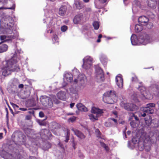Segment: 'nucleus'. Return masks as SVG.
I'll use <instances>...</instances> for the list:
<instances>
[{"label": "nucleus", "mask_w": 159, "mask_h": 159, "mask_svg": "<svg viewBox=\"0 0 159 159\" xmlns=\"http://www.w3.org/2000/svg\"><path fill=\"white\" fill-rule=\"evenodd\" d=\"M3 133H0V139H1L2 138Z\"/></svg>", "instance_id": "nucleus-54"}, {"label": "nucleus", "mask_w": 159, "mask_h": 159, "mask_svg": "<svg viewBox=\"0 0 159 159\" xmlns=\"http://www.w3.org/2000/svg\"><path fill=\"white\" fill-rule=\"evenodd\" d=\"M116 84L120 88L123 87V79L120 76H117L116 77Z\"/></svg>", "instance_id": "nucleus-12"}, {"label": "nucleus", "mask_w": 159, "mask_h": 159, "mask_svg": "<svg viewBox=\"0 0 159 159\" xmlns=\"http://www.w3.org/2000/svg\"><path fill=\"white\" fill-rule=\"evenodd\" d=\"M39 116L41 117H43L44 116V114L42 111H40L39 113Z\"/></svg>", "instance_id": "nucleus-46"}, {"label": "nucleus", "mask_w": 159, "mask_h": 159, "mask_svg": "<svg viewBox=\"0 0 159 159\" xmlns=\"http://www.w3.org/2000/svg\"><path fill=\"white\" fill-rule=\"evenodd\" d=\"M19 110L23 111H26L27 110V109L24 108H20Z\"/></svg>", "instance_id": "nucleus-48"}, {"label": "nucleus", "mask_w": 159, "mask_h": 159, "mask_svg": "<svg viewBox=\"0 0 159 159\" xmlns=\"http://www.w3.org/2000/svg\"><path fill=\"white\" fill-rule=\"evenodd\" d=\"M30 159H37L35 157H30Z\"/></svg>", "instance_id": "nucleus-60"}, {"label": "nucleus", "mask_w": 159, "mask_h": 159, "mask_svg": "<svg viewBox=\"0 0 159 159\" xmlns=\"http://www.w3.org/2000/svg\"><path fill=\"white\" fill-rule=\"evenodd\" d=\"M93 25L94 27V29L95 30H98L99 27V23L98 21H95L93 22Z\"/></svg>", "instance_id": "nucleus-28"}, {"label": "nucleus", "mask_w": 159, "mask_h": 159, "mask_svg": "<svg viewBox=\"0 0 159 159\" xmlns=\"http://www.w3.org/2000/svg\"><path fill=\"white\" fill-rule=\"evenodd\" d=\"M135 106L133 104L126 103L124 104V108L128 111H133Z\"/></svg>", "instance_id": "nucleus-14"}, {"label": "nucleus", "mask_w": 159, "mask_h": 159, "mask_svg": "<svg viewBox=\"0 0 159 159\" xmlns=\"http://www.w3.org/2000/svg\"><path fill=\"white\" fill-rule=\"evenodd\" d=\"M77 78L78 80L81 82H84L86 80V77L84 74L79 75Z\"/></svg>", "instance_id": "nucleus-23"}, {"label": "nucleus", "mask_w": 159, "mask_h": 159, "mask_svg": "<svg viewBox=\"0 0 159 159\" xmlns=\"http://www.w3.org/2000/svg\"><path fill=\"white\" fill-rule=\"evenodd\" d=\"M147 3L148 7L152 9H155L157 7V0H147Z\"/></svg>", "instance_id": "nucleus-8"}, {"label": "nucleus", "mask_w": 159, "mask_h": 159, "mask_svg": "<svg viewBox=\"0 0 159 159\" xmlns=\"http://www.w3.org/2000/svg\"><path fill=\"white\" fill-rule=\"evenodd\" d=\"M101 41V40H100V39H97V42H98V43H99Z\"/></svg>", "instance_id": "nucleus-62"}, {"label": "nucleus", "mask_w": 159, "mask_h": 159, "mask_svg": "<svg viewBox=\"0 0 159 159\" xmlns=\"http://www.w3.org/2000/svg\"><path fill=\"white\" fill-rule=\"evenodd\" d=\"M0 34H7L6 28H2L0 29Z\"/></svg>", "instance_id": "nucleus-34"}, {"label": "nucleus", "mask_w": 159, "mask_h": 159, "mask_svg": "<svg viewBox=\"0 0 159 159\" xmlns=\"http://www.w3.org/2000/svg\"><path fill=\"white\" fill-rule=\"evenodd\" d=\"M72 146H73V147L74 149H75L76 148V147L75 146L77 145V143L76 142H75V141H74L73 142V141L72 142Z\"/></svg>", "instance_id": "nucleus-44"}, {"label": "nucleus", "mask_w": 159, "mask_h": 159, "mask_svg": "<svg viewBox=\"0 0 159 159\" xmlns=\"http://www.w3.org/2000/svg\"><path fill=\"white\" fill-rule=\"evenodd\" d=\"M116 97V92L114 91L111 90L105 93L103 96V101L107 103L112 104L115 101L113 99Z\"/></svg>", "instance_id": "nucleus-2"}, {"label": "nucleus", "mask_w": 159, "mask_h": 159, "mask_svg": "<svg viewBox=\"0 0 159 159\" xmlns=\"http://www.w3.org/2000/svg\"><path fill=\"white\" fill-rule=\"evenodd\" d=\"M139 90H140L142 96L143 98H147V97H146L147 96L146 95V89L143 86H140L139 88Z\"/></svg>", "instance_id": "nucleus-18"}, {"label": "nucleus", "mask_w": 159, "mask_h": 159, "mask_svg": "<svg viewBox=\"0 0 159 159\" xmlns=\"http://www.w3.org/2000/svg\"><path fill=\"white\" fill-rule=\"evenodd\" d=\"M109 120H111L113 121L116 125H117L118 124L117 120L114 118H110L109 119Z\"/></svg>", "instance_id": "nucleus-41"}, {"label": "nucleus", "mask_w": 159, "mask_h": 159, "mask_svg": "<svg viewBox=\"0 0 159 159\" xmlns=\"http://www.w3.org/2000/svg\"><path fill=\"white\" fill-rule=\"evenodd\" d=\"M6 31L7 34H10L12 33V28H6Z\"/></svg>", "instance_id": "nucleus-33"}, {"label": "nucleus", "mask_w": 159, "mask_h": 159, "mask_svg": "<svg viewBox=\"0 0 159 159\" xmlns=\"http://www.w3.org/2000/svg\"><path fill=\"white\" fill-rule=\"evenodd\" d=\"M83 67L85 69L90 67L92 64V59L89 57H86L83 60Z\"/></svg>", "instance_id": "nucleus-5"}, {"label": "nucleus", "mask_w": 159, "mask_h": 159, "mask_svg": "<svg viewBox=\"0 0 159 159\" xmlns=\"http://www.w3.org/2000/svg\"><path fill=\"white\" fill-rule=\"evenodd\" d=\"M52 40L53 43H56L58 45H59V39L56 35L54 34L53 35Z\"/></svg>", "instance_id": "nucleus-26"}, {"label": "nucleus", "mask_w": 159, "mask_h": 159, "mask_svg": "<svg viewBox=\"0 0 159 159\" xmlns=\"http://www.w3.org/2000/svg\"><path fill=\"white\" fill-rule=\"evenodd\" d=\"M130 125L132 127L134 128L137 126L138 124H137L135 121L132 120L130 123Z\"/></svg>", "instance_id": "nucleus-31"}, {"label": "nucleus", "mask_w": 159, "mask_h": 159, "mask_svg": "<svg viewBox=\"0 0 159 159\" xmlns=\"http://www.w3.org/2000/svg\"><path fill=\"white\" fill-rule=\"evenodd\" d=\"M131 80L132 82H138L139 81V80L137 76H134L132 77Z\"/></svg>", "instance_id": "nucleus-38"}, {"label": "nucleus", "mask_w": 159, "mask_h": 159, "mask_svg": "<svg viewBox=\"0 0 159 159\" xmlns=\"http://www.w3.org/2000/svg\"><path fill=\"white\" fill-rule=\"evenodd\" d=\"M71 142L75 141L74 138L73 136H72L71 138Z\"/></svg>", "instance_id": "nucleus-55"}, {"label": "nucleus", "mask_w": 159, "mask_h": 159, "mask_svg": "<svg viewBox=\"0 0 159 159\" xmlns=\"http://www.w3.org/2000/svg\"><path fill=\"white\" fill-rule=\"evenodd\" d=\"M8 46L6 44L0 45V53L6 52L8 49Z\"/></svg>", "instance_id": "nucleus-21"}, {"label": "nucleus", "mask_w": 159, "mask_h": 159, "mask_svg": "<svg viewBox=\"0 0 159 159\" xmlns=\"http://www.w3.org/2000/svg\"><path fill=\"white\" fill-rule=\"evenodd\" d=\"M11 104L15 110H16L17 108H19V106L16 104L12 102L11 103Z\"/></svg>", "instance_id": "nucleus-40"}, {"label": "nucleus", "mask_w": 159, "mask_h": 159, "mask_svg": "<svg viewBox=\"0 0 159 159\" xmlns=\"http://www.w3.org/2000/svg\"><path fill=\"white\" fill-rule=\"evenodd\" d=\"M95 132L97 134L96 136L97 137L100 138L101 133L100 131L98 129H96L95 130Z\"/></svg>", "instance_id": "nucleus-37"}, {"label": "nucleus", "mask_w": 159, "mask_h": 159, "mask_svg": "<svg viewBox=\"0 0 159 159\" xmlns=\"http://www.w3.org/2000/svg\"><path fill=\"white\" fill-rule=\"evenodd\" d=\"M76 107L78 109L81 111H88L87 108L81 103L77 104Z\"/></svg>", "instance_id": "nucleus-17"}, {"label": "nucleus", "mask_w": 159, "mask_h": 159, "mask_svg": "<svg viewBox=\"0 0 159 159\" xmlns=\"http://www.w3.org/2000/svg\"><path fill=\"white\" fill-rule=\"evenodd\" d=\"M130 133H131V131H128L127 132V134L128 135H130Z\"/></svg>", "instance_id": "nucleus-59"}, {"label": "nucleus", "mask_w": 159, "mask_h": 159, "mask_svg": "<svg viewBox=\"0 0 159 159\" xmlns=\"http://www.w3.org/2000/svg\"><path fill=\"white\" fill-rule=\"evenodd\" d=\"M4 9H11L13 10L15 9V6L14 5H13V6L12 7H7V8H4Z\"/></svg>", "instance_id": "nucleus-47"}, {"label": "nucleus", "mask_w": 159, "mask_h": 159, "mask_svg": "<svg viewBox=\"0 0 159 159\" xmlns=\"http://www.w3.org/2000/svg\"><path fill=\"white\" fill-rule=\"evenodd\" d=\"M61 29L62 31L64 32L66 31L68 29V27L67 26L64 25L61 27Z\"/></svg>", "instance_id": "nucleus-35"}, {"label": "nucleus", "mask_w": 159, "mask_h": 159, "mask_svg": "<svg viewBox=\"0 0 159 159\" xmlns=\"http://www.w3.org/2000/svg\"><path fill=\"white\" fill-rule=\"evenodd\" d=\"M135 138H133L132 139V142L134 144H136L137 143V140H135Z\"/></svg>", "instance_id": "nucleus-49"}, {"label": "nucleus", "mask_w": 159, "mask_h": 159, "mask_svg": "<svg viewBox=\"0 0 159 159\" xmlns=\"http://www.w3.org/2000/svg\"><path fill=\"white\" fill-rule=\"evenodd\" d=\"M40 100L42 104L45 107H51L53 106V102L51 98L46 96H41Z\"/></svg>", "instance_id": "nucleus-4"}, {"label": "nucleus", "mask_w": 159, "mask_h": 159, "mask_svg": "<svg viewBox=\"0 0 159 159\" xmlns=\"http://www.w3.org/2000/svg\"><path fill=\"white\" fill-rule=\"evenodd\" d=\"M100 143L101 144V145L105 148L106 149L107 148V146L106 145L105 143L103 142H100Z\"/></svg>", "instance_id": "nucleus-43"}, {"label": "nucleus", "mask_w": 159, "mask_h": 159, "mask_svg": "<svg viewBox=\"0 0 159 159\" xmlns=\"http://www.w3.org/2000/svg\"><path fill=\"white\" fill-rule=\"evenodd\" d=\"M131 42L133 45H135L138 44L137 37L135 34H132L131 37Z\"/></svg>", "instance_id": "nucleus-16"}, {"label": "nucleus", "mask_w": 159, "mask_h": 159, "mask_svg": "<svg viewBox=\"0 0 159 159\" xmlns=\"http://www.w3.org/2000/svg\"><path fill=\"white\" fill-rule=\"evenodd\" d=\"M82 18V15L79 14L76 15L73 19V21L75 24H78L81 20Z\"/></svg>", "instance_id": "nucleus-19"}, {"label": "nucleus", "mask_w": 159, "mask_h": 159, "mask_svg": "<svg viewBox=\"0 0 159 159\" xmlns=\"http://www.w3.org/2000/svg\"><path fill=\"white\" fill-rule=\"evenodd\" d=\"M74 103H71L70 104V107L71 108H72L75 105Z\"/></svg>", "instance_id": "nucleus-51"}, {"label": "nucleus", "mask_w": 159, "mask_h": 159, "mask_svg": "<svg viewBox=\"0 0 159 159\" xmlns=\"http://www.w3.org/2000/svg\"><path fill=\"white\" fill-rule=\"evenodd\" d=\"M138 148L140 151H142L143 150V149L144 148L143 146H141L138 145Z\"/></svg>", "instance_id": "nucleus-45"}, {"label": "nucleus", "mask_w": 159, "mask_h": 159, "mask_svg": "<svg viewBox=\"0 0 159 159\" xmlns=\"http://www.w3.org/2000/svg\"><path fill=\"white\" fill-rule=\"evenodd\" d=\"M16 37L14 35H2L0 36V40L2 41V42H5L14 39Z\"/></svg>", "instance_id": "nucleus-7"}, {"label": "nucleus", "mask_w": 159, "mask_h": 159, "mask_svg": "<svg viewBox=\"0 0 159 159\" xmlns=\"http://www.w3.org/2000/svg\"><path fill=\"white\" fill-rule=\"evenodd\" d=\"M142 110L143 112L148 114H152L154 112V110L153 109L148 107L147 106L146 107L142 108Z\"/></svg>", "instance_id": "nucleus-15"}, {"label": "nucleus", "mask_w": 159, "mask_h": 159, "mask_svg": "<svg viewBox=\"0 0 159 159\" xmlns=\"http://www.w3.org/2000/svg\"><path fill=\"white\" fill-rule=\"evenodd\" d=\"M91 111V112L93 113L94 114H90L89 115V116L90 119L93 121L98 120V117L100 116L103 113L102 110L95 107H93Z\"/></svg>", "instance_id": "nucleus-3"}, {"label": "nucleus", "mask_w": 159, "mask_h": 159, "mask_svg": "<svg viewBox=\"0 0 159 159\" xmlns=\"http://www.w3.org/2000/svg\"><path fill=\"white\" fill-rule=\"evenodd\" d=\"M67 7L66 6L62 5L60 7V15L63 16L66 13Z\"/></svg>", "instance_id": "nucleus-22"}, {"label": "nucleus", "mask_w": 159, "mask_h": 159, "mask_svg": "<svg viewBox=\"0 0 159 159\" xmlns=\"http://www.w3.org/2000/svg\"><path fill=\"white\" fill-rule=\"evenodd\" d=\"M102 37V35L101 34H100L98 36V39H101Z\"/></svg>", "instance_id": "nucleus-57"}, {"label": "nucleus", "mask_w": 159, "mask_h": 159, "mask_svg": "<svg viewBox=\"0 0 159 159\" xmlns=\"http://www.w3.org/2000/svg\"><path fill=\"white\" fill-rule=\"evenodd\" d=\"M141 116L143 117H145L146 116V113L143 112V113L142 114Z\"/></svg>", "instance_id": "nucleus-53"}, {"label": "nucleus", "mask_w": 159, "mask_h": 159, "mask_svg": "<svg viewBox=\"0 0 159 159\" xmlns=\"http://www.w3.org/2000/svg\"><path fill=\"white\" fill-rule=\"evenodd\" d=\"M52 20H51L48 27H49V28H50L52 26Z\"/></svg>", "instance_id": "nucleus-50"}, {"label": "nucleus", "mask_w": 159, "mask_h": 159, "mask_svg": "<svg viewBox=\"0 0 159 159\" xmlns=\"http://www.w3.org/2000/svg\"><path fill=\"white\" fill-rule=\"evenodd\" d=\"M29 113L30 114H34V111H29Z\"/></svg>", "instance_id": "nucleus-56"}, {"label": "nucleus", "mask_w": 159, "mask_h": 159, "mask_svg": "<svg viewBox=\"0 0 159 159\" xmlns=\"http://www.w3.org/2000/svg\"><path fill=\"white\" fill-rule=\"evenodd\" d=\"M71 130L74 132L75 134L80 139H83L85 138V136L80 131L74 128H72Z\"/></svg>", "instance_id": "nucleus-9"}, {"label": "nucleus", "mask_w": 159, "mask_h": 159, "mask_svg": "<svg viewBox=\"0 0 159 159\" xmlns=\"http://www.w3.org/2000/svg\"><path fill=\"white\" fill-rule=\"evenodd\" d=\"M73 114H74L73 113H69L67 114V115H72Z\"/></svg>", "instance_id": "nucleus-63"}, {"label": "nucleus", "mask_w": 159, "mask_h": 159, "mask_svg": "<svg viewBox=\"0 0 159 159\" xmlns=\"http://www.w3.org/2000/svg\"><path fill=\"white\" fill-rule=\"evenodd\" d=\"M23 52L21 50L17 49L15 51L14 56L7 61L5 67L3 69L2 75L5 76L10 74L13 71L18 72L20 70L19 66L16 64L17 62V58L18 55Z\"/></svg>", "instance_id": "nucleus-1"}, {"label": "nucleus", "mask_w": 159, "mask_h": 159, "mask_svg": "<svg viewBox=\"0 0 159 159\" xmlns=\"http://www.w3.org/2000/svg\"><path fill=\"white\" fill-rule=\"evenodd\" d=\"M70 135V130L68 129H66V139L65 141L66 143L68 142V140H69V137Z\"/></svg>", "instance_id": "nucleus-29"}, {"label": "nucleus", "mask_w": 159, "mask_h": 159, "mask_svg": "<svg viewBox=\"0 0 159 159\" xmlns=\"http://www.w3.org/2000/svg\"><path fill=\"white\" fill-rule=\"evenodd\" d=\"M130 115L131 116L134 117L135 120H137V121L139 120V118H138V117L137 116H135L134 114V113H130Z\"/></svg>", "instance_id": "nucleus-42"}, {"label": "nucleus", "mask_w": 159, "mask_h": 159, "mask_svg": "<svg viewBox=\"0 0 159 159\" xmlns=\"http://www.w3.org/2000/svg\"><path fill=\"white\" fill-rule=\"evenodd\" d=\"M145 123L148 125H149L151 124L152 118L151 116L148 115L145 118Z\"/></svg>", "instance_id": "nucleus-24"}, {"label": "nucleus", "mask_w": 159, "mask_h": 159, "mask_svg": "<svg viewBox=\"0 0 159 159\" xmlns=\"http://www.w3.org/2000/svg\"><path fill=\"white\" fill-rule=\"evenodd\" d=\"M99 71V73H98L97 74V79L98 81H103L104 80V77L103 70L102 69H100Z\"/></svg>", "instance_id": "nucleus-11"}, {"label": "nucleus", "mask_w": 159, "mask_h": 159, "mask_svg": "<svg viewBox=\"0 0 159 159\" xmlns=\"http://www.w3.org/2000/svg\"><path fill=\"white\" fill-rule=\"evenodd\" d=\"M74 4L76 8L79 10L82 9L84 7V5L83 3L79 1H75Z\"/></svg>", "instance_id": "nucleus-20"}, {"label": "nucleus", "mask_w": 159, "mask_h": 159, "mask_svg": "<svg viewBox=\"0 0 159 159\" xmlns=\"http://www.w3.org/2000/svg\"><path fill=\"white\" fill-rule=\"evenodd\" d=\"M148 18L144 16H140L138 18V21L139 23L142 25H146L148 22Z\"/></svg>", "instance_id": "nucleus-10"}, {"label": "nucleus", "mask_w": 159, "mask_h": 159, "mask_svg": "<svg viewBox=\"0 0 159 159\" xmlns=\"http://www.w3.org/2000/svg\"><path fill=\"white\" fill-rule=\"evenodd\" d=\"M51 147V144L49 143H46L44 144L43 147V149L44 150H46Z\"/></svg>", "instance_id": "nucleus-27"}, {"label": "nucleus", "mask_w": 159, "mask_h": 159, "mask_svg": "<svg viewBox=\"0 0 159 159\" xmlns=\"http://www.w3.org/2000/svg\"><path fill=\"white\" fill-rule=\"evenodd\" d=\"M66 93L62 91H60V100H64L66 99Z\"/></svg>", "instance_id": "nucleus-30"}, {"label": "nucleus", "mask_w": 159, "mask_h": 159, "mask_svg": "<svg viewBox=\"0 0 159 159\" xmlns=\"http://www.w3.org/2000/svg\"><path fill=\"white\" fill-rule=\"evenodd\" d=\"M157 104L158 106V107H159V101H158L157 102Z\"/></svg>", "instance_id": "nucleus-64"}, {"label": "nucleus", "mask_w": 159, "mask_h": 159, "mask_svg": "<svg viewBox=\"0 0 159 159\" xmlns=\"http://www.w3.org/2000/svg\"><path fill=\"white\" fill-rule=\"evenodd\" d=\"M100 3L102 5H106L108 3L107 0H98Z\"/></svg>", "instance_id": "nucleus-32"}, {"label": "nucleus", "mask_w": 159, "mask_h": 159, "mask_svg": "<svg viewBox=\"0 0 159 159\" xmlns=\"http://www.w3.org/2000/svg\"><path fill=\"white\" fill-rule=\"evenodd\" d=\"M143 30V27L139 25H136L135 26V30L136 32L139 33Z\"/></svg>", "instance_id": "nucleus-25"}, {"label": "nucleus", "mask_w": 159, "mask_h": 159, "mask_svg": "<svg viewBox=\"0 0 159 159\" xmlns=\"http://www.w3.org/2000/svg\"><path fill=\"white\" fill-rule=\"evenodd\" d=\"M40 135L42 139H47L50 138L52 135L51 132L47 129H42L41 130Z\"/></svg>", "instance_id": "nucleus-6"}, {"label": "nucleus", "mask_w": 159, "mask_h": 159, "mask_svg": "<svg viewBox=\"0 0 159 159\" xmlns=\"http://www.w3.org/2000/svg\"><path fill=\"white\" fill-rule=\"evenodd\" d=\"M64 79L66 80L68 82L71 83L73 80V76L71 74L67 73L64 75Z\"/></svg>", "instance_id": "nucleus-13"}, {"label": "nucleus", "mask_w": 159, "mask_h": 159, "mask_svg": "<svg viewBox=\"0 0 159 159\" xmlns=\"http://www.w3.org/2000/svg\"><path fill=\"white\" fill-rule=\"evenodd\" d=\"M89 0H83V1L85 2H89Z\"/></svg>", "instance_id": "nucleus-61"}, {"label": "nucleus", "mask_w": 159, "mask_h": 159, "mask_svg": "<svg viewBox=\"0 0 159 159\" xmlns=\"http://www.w3.org/2000/svg\"><path fill=\"white\" fill-rule=\"evenodd\" d=\"M76 117H75L74 116H73L70 118L68 120L69 121H71L72 122L75 121L76 120Z\"/></svg>", "instance_id": "nucleus-36"}, {"label": "nucleus", "mask_w": 159, "mask_h": 159, "mask_svg": "<svg viewBox=\"0 0 159 159\" xmlns=\"http://www.w3.org/2000/svg\"><path fill=\"white\" fill-rule=\"evenodd\" d=\"M30 116H27L26 117V118L28 120H29L30 119Z\"/></svg>", "instance_id": "nucleus-58"}, {"label": "nucleus", "mask_w": 159, "mask_h": 159, "mask_svg": "<svg viewBox=\"0 0 159 159\" xmlns=\"http://www.w3.org/2000/svg\"><path fill=\"white\" fill-rule=\"evenodd\" d=\"M24 87V85L22 84H20L19 85L18 87L19 88H22Z\"/></svg>", "instance_id": "nucleus-52"}, {"label": "nucleus", "mask_w": 159, "mask_h": 159, "mask_svg": "<svg viewBox=\"0 0 159 159\" xmlns=\"http://www.w3.org/2000/svg\"><path fill=\"white\" fill-rule=\"evenodd\" d=\"M156 105L154 103H149L147 104L146 106L150 108L154 107H155Z\"/></svg>", "instance_id": "nucleus-39"}]
</instances>
